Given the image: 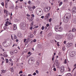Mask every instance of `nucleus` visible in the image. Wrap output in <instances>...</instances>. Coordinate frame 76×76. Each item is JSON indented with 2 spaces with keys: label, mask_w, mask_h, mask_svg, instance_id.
<instances>
[{
  "label": "nucleus",
  "mask_w": 76,
  "mask_h": 76,
  "mask_svg": "<svg viewBox=\"0 0 76 76\" xmlns=\"http://www.w3.org/2000/svg\"><path fill=\"white\" fill-rule=\"evenodd\" d=\"M29 60L31 61V62H34L35 61V59L33 57L30 58Z\"/></svg>",
  "instance_id": "nucleus-15"
},
{
  "label": "nucleus",
  "mask_w": 76,
  "mask_h": 76,
  "mask_svg": "<svg viewBox=\"0 0 76 76\" xmlns=\"http://www.w3.org/2000/svg\"><path fill=\"white\" fill-rule=\"evenodd\" d=\"M64 64H67V59H65L64 61Z\"/></svg>",
  "instance_id": "nucleus-26"
},
{
  "label": "nucleus",
  "mask_w": 76,
  "mask_h": 76,
  "mask_svg": "<svg viewBox=\"0 0 76 76\" xmlns=\"http://www.w3.org/2000/svg\"><path fill=\"white\" fill-rule=\"evenodd\" d=\"M72 13H76V7H73L72 10Z\"/></svg>",
  "instance_id": "nucleus-10"
},
{
  "label": "nucleus",
  "mask_w": 76,
  "mask_h": 76,
  "mask_svg": "<svg viewBox=\"0 0 76 76\" xmlns=\"http://www.w3.org/2000/svg\"><path fill=\"white\" fill-rule=\"evenodd\" d=\"M27 16L28 17H31V15H29L28 14H27Z\"/></svg>",
  "instance_id": "nucleus-51"
},
{
  "label": "nucleus",
  "mask_w": 76,
  "mask_h": 76,
  "mask_svg": "<svg viewBox=\"0 0 76 76\" xmlns=\"http://www.w3.org/2000/svg\"><path fill=\"white\" fill-rule=\"evenodd\" d=\"M72 31L73 32H75L76 31V29L75 28H73L72 29Z\"/></svg>",
  "instance_id": "nucleus-21"
},
{
  "label": "nucleus",
  "mask_w": 76,
  "mask_h": 76,
  "mask_svg": "<svg viewBox=\"0 0 76 76\" xmlns=\"http://www.w3.org/2000/svg\"><path fill=\"white\" fill-rule=\"evenodd\" d=\"M4 55H3V56H5V55H6V52H4Z\"/></svg>",
  "instance_id": "nucleus-60"
},
{
  "label": "nucleus",
  "mask_w": 76,
  "mask_h": 76,
  "mask_svg": "<svg viewBox=\"0 0 76 76\" xmlns=\"http://www.w3.org/2000/svg\"><path fill=\"white\" fill-rule=\"evenodd\" d=\"M13 27H14V30H16V29H17V27H16V25L15 24H14L13 25Z\"/></svg>",
  "instance_id": "nucleus-19"
},
{
  "label": "nucleus",
  "mask_w": 76,
  "mask_h": 76,
  "mask_svg": "<svg viewBox=\"0 0 76 76\" xmlns=\"http://www.w3.org/2000/svg\"><path fill=\"white\" fill-rule=\"evenodd\" d=\"M39 13H40V15L42 16L43 15V11L42 9H41L40 10H38Z\"/></svg>",
  "instance_id": "nucleus-14"
},
{
  "label": "nucleus",
  "mask_w": 76,
  "mask_h": 76,
  "mask_svg": "<svg viewBox=\"0 0 76 76\" xmlns=\"http://www.w3.org/2000/svg\"><path fill=\"white\" fill-rule=\"evenodd\" d=\"M36 72L37 74H38L39 73V72H38V70H36Z\"/></svg>",
  "instance_id": "nucleus-42"
},
{
  "label": "nucleus",
  "mask_w": 76,
  "mask_h": 76,
  "mask_svg": "<svg viewBox=\"0 0 76 76\" xmlns=\"http://www.w3.org/2000/svg\"><path fill=\"white\" fill-rule=\"evenodd\" d=\"M3 57H7L8 56L7 54L5 55H3Z\"/></svg>",
  "instance_id": "nucleus-32"
},
{
  "label": "nucleus",
  "mask_w": 76,
  "mask_h": 76,
  "mask_svg": "<svg viewBox=\"0 0 76 76\" xmlns=\"http://www.w3.org/2000/svg\"><path fill=\"white\" fill-rule=\"evenodd\" d=\"M17 52H18V51H17V50H15L14 51V53H17Z\"/></svg>",
  "instance_id": "nucleus-38"
},
{
  "label": "nucleus",
  "mask_w": 76,
  "mask_h": 76,
  "mask_svg": "<svg viewBox=\"0 0 76 76\" xmlns=\"http://www.w3.org/2000/svg\"><path fill=\"white\" fill-rule=\"evenodd\" d=\"M14 38L15 39H17V38H18V37H17V36L16 35L14 34Z\"/></svg>",
  "instance_id": "nucleus-24"
},
{
  "label": "nucleus",
  "mask_w": 76,
  "mask_h": 76,
  "mask_svg": "<svg viewBox=\"0 0 76 76\" xmlns=\"http://www.w3.org/2000/svg\"><path fill=\"white\" fill-rule=\"evenodd\" d=\"M58 39H61V36H60L59 35H58L56 37Z\"/></svg>",
  "instance_id": "nucleus-18"
},
{
  "label": "nucleus",
  "mask_w": 76,
  "mask_h": 76,
  "mask_svg": "<svg viewBox=\"0 0 76 76\" xmlns=\"http://www.w3.org/2000/svg\"><path fill=\"white\" fill-rule=\"evenodd\" d=\"M73 37V35L71 33L69 34L68 36V39H72Z\"/></svg>",
  "instance_id": "nucleus-4"
},
{
  "label": "nucleus",
  "mask_w": 76,
  "mask_h": 76,
  "mask_svg": "<svg viewBox=\"0 0 76 76\" xmlns=\"http://www.w3.org/2000/svg\"><path fill=\"white\" fill-rule=\"evenodd\" d=\"M1 59H2L3 60H4V58L3 57H1Z\"/></svg>",
  "instance_id": "nucleus-62"
},
{
  "label": "nucleus",
  "mask_w": 76,
  "mask_h": 76,
  "mask_svg": "<svg viewBox=\"0 0 76 76\" xmlns=\"http://www.w3.org/2000/svg\"><path fill=\"white\" fill-rule=\"evenodd\" d=\"M63 28L59 26H55V30L56 32H58L59 31V32H61L63 31Z\"/></svg>",
  "instance_id": "nucleus-1"
},
{
  "label": "nucleus",
  "mask_w": 76,
  "mask_h": 76,
  "mask_svg": "<svg viewBox=\"0 0 76 76\" xmlns=\"http://www.w3.org/2000/svg\"><path fill=\"white\" fill-rule=\"evenodd\" d=\"M33 75H36V73L35 72H34V73H33Z\"/></svg>",
  "instance_id": "nucleus-63"
},
{
  "label": "nucleus",
  "mask_w": 76,
  "mask_h": 76,
  "mask_svg": "<svg viewBox=\"0 0 76 76\" xmlns=\"http://www.w3.org/2000/svg\"><path fill=\"white\" fill-rule=\"evenodd\" d=\"M74 67H75L74 69H73V70H75V69H76V64H75L74 65Z\"/></svg>",
  "instance_id": "nucleus-27"
},
{
  "label": "nucleus",
  "mask_w": 76,
  "mask_h": 76,
  "mask_svg": "<svg viewBox=\"0 0 76 76\" xmlns=\"http://www.w3.org/2000/svg\"><path fill=\"white\" fill-rule=\"evenodd\" d=\"M10 53L11 54V55H13V52L12 51H10Z\"/></svg>",
  "instance_id": "nucleus-39"
},
{
  "label": "nucleus",
  "mask_w": 76,
  "mask_h": 76,
  "mask_svg": "<svg viewBox=\"0 0 76 76\" xmlns=\"http://www.w3.org/2000/svg\"><path fill=\"white\" fill-rule=\"evenodd\" d=\"M36 39H34V40H33V42H36Z\"/></svg>",
  "instance_id": "nucleus-54"
},
{
  "label": "nucleus",
  "mask_w": 76,
  "mask_h": 76,
  "mask_svg": "<svg viewBox=\"0 0 76 76\" xmlns=\"http://www.w3.org/2000/svg\"><path fill=\"white\" fill-rule=\"evenodd\" d=\"M76 55V53L75 51H73L71 53H70V56L71 57H74Z\"/></svg>",
  "instance_id": "nucleus-6"
},
{
  "label": "nucleus",
  "mask_w": 76,
  "mask_h": 76,
  "mask_svg": "<svg viewBox=\"0 0 76 76\" xmlns=\"http://www.w3.org/2000/svg\"><path fill=\"white\" fill-rule=\"evenodd\" d=\"M36 64L37 66H39V60H38L36 61Z\"/></svg>",
  "instance_id": "nucleus-17"
},
{
  "label": "nucleus",
  "mask_w": 76,
  "mask_h": 76,
  "mask_svg": "<svg viewBox=\"0 0 76 76\" xmlns=\"http://www.w3.org/2000/svg\"><path fill=\"white\" fill-rule=\"evenodd\" d=\"M16 9H18V6L16 5V7H15Z\"/></svg>",
  "instance_id": "nucleus-61"
},
{
  "label": "nucleus",
  "mask_w": 76,
  "mask_h": 76,
  "mask_svg": "<svg viewBox=\"0 0 76 76\" xmlns=\"http://www.w3.org/2000/svg\"><path fill=\"white\" fill-rule=\"evenodd\" d=\"M6 15L7 16H8V15H10V13H9V11H7L6 12Z\"/></svg>",
  "instance_id": "nucleus-22"
},
{
  "label": "nucleus",
  "mask_w": 76,
  "mask_h": 76,
  "mask_svg": "<svg viewBox=\"0 0 76 76\" xmlns=\"http://www.w3.org/2000/svg\"><path fill=\"white\" fill-rule=\"evenodd\" d=\"M53 70L54 71H55V72H56V68H53Z\"/></svg>",
  "instance_id": "nucleus-43"
},
{
  "label": "nucleus",
  "mask_w": 76,
  "mask_h": 76,
  "mask_svg": "<svg viewBox=\"0 0 76 76\" xmlns=\"http://www.w3.org/2000/svg\"><path fill=\"white\" fill-rule=\"evenodd\" d=\"M69 19L67 18L66 17L65 18H63V20L64 22L67 23L69 21Z\"/></svg>",
  "instance_id": "nucleus-11"
},
{
  "label": "nucleus",
  "mask_w": 76,
  "mask_h": 76,
  "mask_svg": "<svg viewBox=\"0 0 76 76\" xmlns=\"http://www.w3.org/2000/svg\"><path fill=\"white\" fill-rule=\"evenodd\" d=\"M44 28H45V27H44V26H43L42 27V30H44Z\"/></svg>",
  "instance_id": "nucleus-31"
},
{
  "label": "nucleus",
  "mask_w": 76,
  "mask_h": 76,
  "mask_svg": "<svg viewBox=\"0 0 76 76\" xmlns=\"http://www.w3.org/2000/svg\"><path fill=\"white\" fill-rule=\"evenodd\" d=\"M5 7L6 8H7V4H5Z\"/></svg>",
  "instance_id": "nucleus-45"
},
{
  "label": "nucleus",
  "mask_w": 76,
  "mask_h": 76,
  "mask_svg": "<svg viewBox=\"0 0 76 76\" xmlns=\"http://www.w3.org/2000/svg\"><path fill=\"white\" fill-rule=\"evenodd\" d=\"M34 16H35L34 14H31V17H32V18H34Z\"/></svg>",
  "instance_id": "nucleus-46"
},
{
  "label": "nucleus",
  "mask_w": 76,
  "mask_h": 76,
  "mask_svg": "<svg viewBox=\"0 0 76 76\" xmlns=\"http://www.w3.org/2000/svg\"><path fill=\"white\" fill-rule=\"evenodd\" d=\"M66 17L68 19V20H70L71 18V15L69 14H67L66 15Z\"/></svg>",
  "instance_id": "nucleus-7"
},
{
  "label": "nucleus",
  "mask_w": 76,
  "mask_h": 76,
  "mask_svg": "<svg viewBox=\"0 0 76 76\" xmlns=\"http://www.w3.org/2000/svg\"><path fill=\"white\" fill-rule=\"evenodd\" d=\"M62 4H63V2H60V3L59 5V6H60L62 5Z\"/></svg>",
  "instance_id": "nucleus-35"
},
{
  "label": "nucleus",
  "mask_w": 76,
  "mask_h": 76,
  "mask_svg": "<svg viewBox=\"0 0 76 76\" xmlns=\"http://www.w3.org/2000/svg\"><path fill=\"white\" fill-rule=\"evenodd\" d=\"M58 65H59L58 62H56V66H58Z\"/></svg>",
  "instance_id": "nucleus-33"
},
{
  "label": "nucleus",
  "mask_w": 76,
  "mask_h": 76,
  "mask_svg": "<svg viewBox=\"0 0 76 76\" xmlns=\"http://www.w3.org/2000/svg\"><path fill=\"white\" fill-rule=\"evenodd\" d=\"M60 72L61 73H63L64 71V66H63L60 68Z\"/></svg>",
  "instance_id": "nucleus-8"
},
{
  "label": "nucleus",
  "mask_w": 76,
  "mask_h": 76,
  "mask_svg": "<svg viewBox=\"0 0 76 76\" xmlns=\"http://www.w3.org/2000/svg\"><path fill=\"white\" fill-rule=\"evenodd\" d=\"M26 24L24 22H21L20 23V28L22 29H25Z\"/></svg>",
  "instance_id": "nucleus-2"
},
{
  "label": "nucleus",
  "mask_w": 76,
  "mask_h": 76,
  "mask_svg": "<svg viewBox=\"0 0 76 76\" xmlns=\"http://www.w3.org/2000/svg\"><path fill=\"white\" fill-rule=\"evenodd\" d=\"M26 39H25L23 40L24 42H26Z\"/></svg>",
  "instance_id": "nucleus-44"
},
{
  "label": "nucleus",
  "mask_w": 76,
  "mask_h": 76,
  "mask_svg": "<svg viewBox=\"0 0 76 76\" xmlns=\"http://www.w3.org/2000/svg\"><path fill=\"white\" fill-rule=\"evenodd\" d=\"M34 19L32 17H31L30 19L29 20V22H32L33 20Z\"/></svg>",
  "instance_id": "nucleus-20"
},
{
  "label": "nucleus",
  "mask_w": 76,
  "mask_h": 76,
  "mask_svg": "<svg viewBox=\"0 0 76 76\" xmlns=\"http://www.w3.org/2000/svg\"><path fill=\"white\" fill-rule=\"evenodd\" d=\"M64 44H66V41H64Z\"/></svg>",
  "instance_id": "nucleus-57"
},
{
  "label": "nucleus",
  "mask_w": 76,
  "mask_h": 76,
  "mask_svg": "<svg viewBox=\"0 0 76 76\" xmlns=\"http://www.w3.org/2000/svg\"><path fill=\"white\" fill-rule=\"evenodd\" d=\"M50 10V7H45L44 9V12H46V13L48 12V11H49Z\"/></svg>",
  "instance_id": "nucleus-3"
},
{
  "label": "nucleus",
  "mask_w": 76,
  "mask_h": 76,
  "mask_svg": "<svg viewBox=\"0 0 76 76\" xmlns=\"http://www.w3.org/2000/svg\"><path fill=\"white\" fill-rule=\"evenodd\" d=\"M76 72H75L74 74V76H76Z\"/></svg>",
  "instance_id": "nucleus-64"
},
{
  "label": "nucleus",
  "mask_w": 76,
  "mask_h": 76,
  "mask_svg": "<svg viewBox=\"0 0 76 76\" xmlns=\"http://www.w3.org/2000/svg\"><path fill=\"white\" fill-rule=\"evenodd\" d=\"M38 47H39V48H41V45L40 44H39L38 45Z\"/></svg>",
  "instance_id": "nucleus-34"
},
{
  "label": "nucleus",
  "mask_w": 76,
  "mask_h": 76,
  "mask_svg": "<svg viewBox=\"0 0 76 76\" xmlns=\"http://www.w3.org/2000/svg\"><path fill=\"white\" fill-rule=\"evenodd\" d=\"M66 76H72V75L70 73H67Z\"/></svg>",
  "instance_id": "nucleus-23"
},
{
  "label": "nucleus",
  "mask_w": 76,
  "mask_h": 76,
  "mask_svg": "<svg viewBox=\"0 0 76 76\" xmlns=\"http://www.w3.org/2000/svg\"><path fill=\"white\" fill-rule=\"evenodd\" d=\"M28 8L30 11H32V10H34V9H35V6H34L33 7L28 6Z\"/></svg>",
  "instance_id": "nucleus-5"
},
{
  "label": "nucleus",
  "mask_w": 76,
  "mask_h": 76,
  "mask_svg": "<svg viewBox=\"0 0 76 76\" xmlns=\"http://www.w3.org/2000/svg\"><path fill=\"white\" fill-rule=\"evenodd\" d=\"M19 8H20V9H22V6H19Z\"/></svg>",
  "instance_id": "nucleus-58"
},
{
  "label": "nucleus",
  "mask_w": 76,
  "mask_h": 76,
  "mask_svg": "<svg viewBox=\"0 0 76 76\" xmlns=\"http://www.w3.org/2000/svg\"><path fill=\"white\" fill-rule=\"evenodd\" d=\"M23 73V72H22V71H20V72L19 73V74H20V73Z\"/></svg>",
  "instance_id": "nucleus-55"
},
{
  "label": "nucleus",
  "mask_w": 76,
  "mask_h": 76,
  "mask_svg": "<svg viewBox=\"0 0 76 76\" xmlns=\"http://www.w3.org/2000/svg\"><path fill=\"white\" fill-rule=\"evenodd\" d=\"M1 72L3 73H5L6 72V70H3L1 71Z\"/></svg>",
  "instance_id": "nucleus-28"
},
{
  "label": "nucleus",
  "mask_w": 76,
  "mask_h": 76,
  "mask_svg": "<svg viewBox=\"0 0 76 76\" xmlns=\"http://www.w3.org/2000/svg\"><path fill=\"white\" fill-rule=\"evenodd\" d=\"M52 20V18H51L50 19H49V22H51V20Z\"/></svg>",
  "instance_id": "nucleus-49"
},
{
  "label": "nucleus",
  "mask_w": 76,
  "mask_h": 76,
  "mask_svg": "<svg viewBox=\"0 0 76 76\" xmlns=\"http://www.w3.org/2000/svg\"><path fill=\"white\" fill-rule=\"evenodd\" d=\"M54 56H53L52 58V61H54Z\"/></svg>",
  "instance_id": "nucleus-41"
},
{
  "label": "nucleus",
  "mask_w": 76,
  "mask_h": 76,
  "mask_svg": "<svg viewBox=\"0 0 76 76\" xmlns=\"http://www.w3.org/2000/svg\"><path fill=\"white\" fill-rule=\"evenodd\" d=\"M7 41V39H5L4 42L2 43V45L4 46V47H6V42Z\"/></svg>",
  "instance_id": "nucleus-12"
},
{
  "label": "nucleus",
  "mask_w": 76,
  "mask_h": 76,
  "mask_svg": "<svg viewBox=\"0 0 76 76\" xmlns=\"http://www.w3.org/2000/svg\"><path fill=\"white\" fill-rule=\"evenodd\" d=\"M8 3V1L7 0L5 1V4H7Z\"/></svg>",
  "instance_id": "nucleus-47"
},
{
  "label": "nucleus",
  "mask_w": 76,
  "mask_h": 76,
  "mask_svg": "<svg viewBox=\"0 0 76 76\" xmlns=\"http://www.w3.org/2000/svg\"><path fill=\"white\" fill-rule=\"evenodd\" d=\"M1 4L2 5V6H3V7L4 6V2H2L1 3Z\"/></svg>",
  "instance_id": "nucleus-40"
},
{
  "label": "nucleus",
  "mask_w": 76,
  "mask_h": 76,
  "mask_svg": "<svg viewBox=\"0 0 76 76\" xmlns=\"http://www.w3.org/2000/svg\"><path fill=\"white\" fill-rule=\"evenodd\" d=\"M44 16H42L41 17V18H42V19H44Z\"/></svg>",
  "instance_id": "nucleus-59"
},
{
  "label": "nucleus",
  "mask_w": 76,
  "mask_h": 76,
  "mask_svg": "<svg viewBox=\"0 0 76 76\" xmlns=\"http://www.w3.org/2000/svg\"><path fill=\"white\" fill-rule=\"evenodd\" d=\"M50 13H48V14L45 16V19L46 20L48 19V18L50 17Z\"/></svg>",
  "instance_id": "nucleus-13"
},
{
  "label": "nucleus",
  "mask_w": 76,
  "mask_h": 76,
  "mask_svg": "<svg viewBox=\"0 0 76 76\" xmlns=\"http://www.w3.org/2000/svg\"><path fill=\"white\" fill-rule=\"evenodd\" d=\"M52 34L51 33H50L48 34V37H50V36H51Z\"/></svg>",
  "instance_id": "nucleus-30"
},
{
  "label": "nucleus",
  "mask_w": 76,
  "mask_h": 76,
  "mask_svg": "<svg viewBox=\"0 0 76 76\" xmlns=\"http://www.w3.org/2000/svg\"><path fill=\"white\" fill-rule=\"evenodd\" d=\"M49 26V24L48 23V24H46V26L47 27H48V26Z\"/></svg>",
  "instance_id": "nucleus-52"
},
{
  "label": "nucleus",
  "mask_w": 76,
  "mask_h": 76,
  "mask_svg": "<svg viewBox=\"0 0 76 76\" xmlns=\"http://www.w3.org/2000/svg\"><path fill=\"white\" fill-rule=\"evenodd\" d=\"M73 45V43L72 42L71 43H67L66 44V47L67 48H69L70 47H71Z\"/></svg>",
  "instance_id": "nucleus-9"
},
{
  "label": "nucleus",
  "mask_w": 76,
  "mask_h": 76,
  "mask_svg": "<svg viewBox=\"0 0 76 76\" xmlns=\"http://www.w3.org/2000/svg\"><path fill=\"white\" fill-rule=\"evenodd\" d=\"M32 62H31V61L29 59L28 61V64H31V63Z\"/></svg>",
  "instance_id": "nucleus-29"
},
{
  "label": "nucleus",
  "mask_w": 76,
  "mask_h": 76,
  "mask_svg": "<svg viewBox=\"0 0 76 76\" xmlns=\"http://www.w3.org/2000/svg\"><path fill=\"white\" fill-rule=\"evenodd\" d=\"M31 17H28L27 18V19H28V20H29L30 19H31Z\"/></svg>",
  "instance_id": "nucleus-37"
},
{
  "label": "nucleus",
  "mask_w": 76,
  "mask_h": 76,
  "mask_svg": "<svg viewBox=\"0 0 76 76\" xmlns=\"http://www.w3.org/2000/svg\"><path fill=\"white\" fill-rule=\"evenodd\" d=\"M58 43H59L58 42H57V45H58V46H59V45H60Z\"/></svg>",
  "instance_id": "nucleus-56"
},
{
  "label": "nucleus",
  "mask_w": 76,
  "mask_h": 76,
  "mask_svg": "<svg viewBox=\"0 0 76 76\" xmlns=\"http://www.w3.org/2000/svg\"><path fill=\"white\" fill-rule=\"evenodd\" d=\"M6 63H9V61H8V59H5Z\"/></svg>",
  "instance_id": "nucleus-36"
},
{
  "label": "nucleus",
  "mask_w": 76,
  "mask_h": 76,
  "mask_svg": "<svg viewBox=\"0 0 76 76\" xmlns=\"http://www.w3.org/2000/svg\"><path fill=\"white\" fill-rule=\"evenodd\" d=\"M17 36L18 37H22V34L21 33L19 32L17 34Z\"/></svg>",
  "instance_id": "nucleus-16"
},
{
  "label": "nucleus",
  "mask_w": 76,
  "mask_h": 76,
  "mask_svg": "<svg viewBox=\"0 0 76 76\" xmlns=\"http://www.w3.org/2000/svg\"><path fill=\"white\" fill-rule=\"evenodd\" d=\"M4 29H7V27L6 26H4Z\"/></svg>",
  "instance_id": "nucleus-48"
},
{
  "label": "nucleus",
  "mask_w": 76,
  "mask_h": 76,
  "mask_svg": "<svg viewBox=\"0 0 76 76\" xmlns=\"http://www.w3.org/2000/svg\"><path fill=\"white\" fill-rule=\"evenodd\" d=\"M10 70L11 72H13L14 71V70L13 69V68L11 67L10 68Z\"/></svg>",
  "instance_id": "nucleus-25"
},
{
  "label": "nucleus",
  "mask_w": 76,
  "mask_h": 76,
  "mask_svg": "<svg viewBox=\"0 0 76 76\" xmlns=\"http://www.w3.org/2000/svg\"><path fill=\"white\" fill-rule=\"evenodd\" d=\"M36 21H37V22H38V21H39V18H37L36 19Z\"/></svg>",
  "instance_id": "nucleus-53"
},
{
  "label": "nucleus",
  "mask_w": 76,
  "mask_h": 76,
  "mask_svg": "<svg viewBox=\"0 0 76 76\" xmlns=\"http://www.w3.org/2000/svg\"><path fill=\"white\" fill-rule=\"evenodd\" d=\"M31 1H29L28 2V4H31Z\"/></svg>",
  "instance_id": "nucleus-50"
}]
</instances>
